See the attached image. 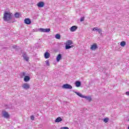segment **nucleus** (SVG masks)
<instances>
[{"instance_id": "obj_17", "label": "nucleus", "mask_w": 129, "mask_h": 129, "mask_svg": "<svg viewBox=\"0 0 129 129\" xmlns=\"http://www.w3.org/2000/svg\"><path fill=\"white\" fill-rule=\"evenodd\" d=\"M74 46L73 45H69L68 44H66L65 48L66 50H68V49H71V48H73Z\"/></svg>"}, {"instance_id": "obj_12", "label": "nucleus", "mask_w": 129, "mask_h": 129, "mask_svg": "<svg viewBox=\"0 0 129 129\" xmlns=\"http://www.w3.org/2000/svg\"><path fill=\"white\" fill-rule=\"evenodd\" d=\"M75 84L76 87H80L81 86V82L77 81L75 82Z\"/></svg>"}, {"instance_id": "obj_19", "label": "nucleus", "mask_w": 129, "mask_h": 129, "mask_svg": "<svg viewBox=\"0 0 129 129\" xmlns=\"http://www.w3.org/2000/svg\"><path fill=\"white\" fill-rule=\"evenodd\" d=\"M120 45L121 47H124V46H125V45H126V43L125 42V41H123L120 42Z\"/></svg>"}, {"instance_id": "obj_8", "label": "nucleus", "mask_w": 129, "mask_h": 129, "mask_svg": "<svg viewBox=\"0 0 129 129\" xmlns=\"http://www.w3.org/2000/svg\"><path fill=\"white\" fill-rule=\"evenodd\" d=\"M78 28V27L76 26H73L70 28V31H71V32H75V31H76L77 30Z\"/></svg>"}, {"instance_id": "obj_33", "label": "nucleus", "mask_w": 129, "mask_h": 129, "mask_svg": "<svg viewBox=\"0 0 129 129\" xmlns=\"http://www.w3.org/2000/svg\"><path fill=\"white\" fill-rule=\"evenodd\" d=\"M128 129H129V125H128Z\"/></svg>"}, {"instance_id": "obj_30", "label": "nucleus", "mask_w": 129, "mask_h": 129, "mask_svg": "<svg viewBox=\"0 0 129 129\" xmlns=\"http://www.w3.org/2000/svg\"><path fill=\"white\" fill-rule=\"evenodd\" d=\"M84 21V17H82L80 19L81 22H83Z\"/></svg>"}, {"instance_id": "obj_35", "label": "nucleus", "mask_w": 129, "mask_h": 129, "mask_svg": "<svg viewBox=\"0 0 129 129\" xmlns=\"http://www.w3.org/2000/svg\"><path fill=\"white\" fill-rule=\"evenodd\" d=\"M123 71H124V69H123Z\"/></svg>"}, {"instance_id": "obj_34", "label": "nucleus", "mask_w": 129, "mask_h": 129, "mask_svg": "<svg viewBox=\"0 0 129 129\" xmlns=\"http://www.w3.org/2000/svg\"><path fill=\"white\" fill-rule=\"evenodd\" d=\"M128 121H129V118L128 119Z\"/></svg>"}, {"instance_id": "obj_3", "label": "nucleus", "mask_w": 129, "mask_h": 129, "mask_svg": "<svg viewBox=\"0 0 129 129\" xmlns=\"http://www.w3.org/2000/svg\"><path fill=\"white\" fill-rule=\"evenodd\" d=\"M39 32H41V33H49L50 31H51V29L50 28H39Z\"/></svg>"}, {"instance_id": "obj_2", "label": "nucleus", "mask_w": 129, "mask_h": 129, "mask_svg": "<svg viewBox=\"0 0 129 129\" xmlns=\"http://www.w3.org/2000/svg\"><path fill=\"white\" fill-rule=\"evenodd\" d=\"M75 93H76V94H77L78 96H79L82 98H85V99H86V100H88L89 102H90V101H92V98L90 96H84L81 93L78 92H75Z\"/></svg>"}, {"instance_id": "obj_28", "label": "nucleus", "mask_w": 129, "mask_h": 129, "mask_svg": "<svg viewBox=\"0 0 129 129\" xmlns=\"http://www.w3.org/2000/svg\"><path fill=\"white\" fill-rule=\"evenodd\" d=\"M60 129H69V128L67 126H64V127H61Z\"/></svg>"}, {"instance_id": "obj_16", "label": "nucleus", "mask_w": 129, "mask_h": 129, "mask_svg": "<svg viewBox=\"0 0 129 129\" xmlns=\"http://www.w3.org/2000/svg\"><path fill=\"white\" fill-rule=\"evenodd\" d=\"M63 121V119H62L61 117H58L55 119V122H60V121Z\"/></svg>"}, {"instance_id": "obj_32", "label": "nucleus", "mask_w": 129, "mask_h": 129, "mask_svg": "<svg viewBox=\"0 0 129 129\" xmlns=\"http://www.w3.org/2000/svg\"><path fill=\"white\" fill-rule=\"evenodd\" d=\"M125 94H126V95L129 96V91L126 92Z\"/></svg>"}, {"instance_id": "obj_4", "label": "nucleus", "mask_w": 129, "mask_h": 129, "mask_svg": "<svg viewBox=\"0 0 129 129\" xmlns=\"http://www.w3.org/2000/svg\"><path fill=\"white\" fill-rule=\"evenodd\" d=\"M62 88L63 89H72V86L69 84H66L62 85Z\"/></svg>"}, {"instance_id": "obj_6", "label": "nucleus", "mask_w": 129, "mask_h": 129, "mask_svg": "<svg viewBox=\"0 0 129 129\" xmlns=\"http://www.w3.org/2000/svg\"><path fill=\"white\" fill-rule=\"evenodd\" d=\"M24 23L26 25H31L32 21L29 18H26L24 20Z\"/></svg>"}, {"instance_id": "obj_31", "label": "nucleus", "mask_w": 129, "mask_h": 129, "mask_svg": "<svg viewBox=\"0 0 129 129\" xmlns=\"http://www.w3.org/2000/svg\"><path fill=\"white\" fill-rule=\"evenodd\" d=\"M34 32H38L39 31V29H33Z\"/></svg>"}, {"instance_id": "obj_26", "label": "nucleus", "mask_w": 129, "mask_h": 129, "mask_svg": "<svg viewBox=\"0 0 129 129\" xmlns=\"http://www.w3.org/2000/svg\"><path fill=\"white\" fill-rule=\"evenodd\" d=\"M30 118L31 119V120H35V117L34 116V115H31L30 117Z\"/></svg>"}, {"instance_id": "obj_9", "label": "nucleus", "mask_w": 129, "mask_h": 129, "mask_svg": "<svg viewBox=\"0 0 129 129\" xmlns=\"http://www.w3.org/2000/svg\"><path fill=\"white\" fill-rule=\"evenodd\" d=\"M97 48H98V46H97V44H96V43H94L91 46V50H96Z\"/></svg>"}, {"instance_id": "obj_23", "label": "nucleus", "mask_w": 129, "mask_h": 129, "mask_svg": "<svg viewBox=\"0 0 129 129\" xmlns=\"http://www.w3.org/2000/svg\"><path fill=\"white\" fill-rule=\"evenodd\" d=\"M97 31L99 33V34H100V35H102V30H101V29H98Z\"/></svg>"}, {"instance_id": "obj_13", "label": "nucleus", "mask_w": 129, "mask_h": 129, "mask_svg": "<svg viewBox=\"0 0 129 129\" xmlns=\"http://www.w3.org/2000/svg\"><path fill=\"white\" fill-rule=\"evenodd\" d=\"M62 59V54H58L56 56V62H59Z\"/></svg>"}, {"instance_id": "obj_5", "label": "nucleus", "mask_w": 129, "mask_h": 129, "mask_svg": "<svg viewBox=\"0 0 129 129\" xmlns=\"http://www.w3.org/2000/svg\"><path fill=\"white\" fill-rule=\"evenodd\" d=\"M22 88L23 89H25L26 90H28L30 88V85L28 83H24L22 85Z\"/></svg>"}, {"instance_id": "obj_14", "label": "nucleus", "mask_w": 129, "mask_h": 129, "mask_svg": "<svg viewBox=\"0 0 129 129\" xmlns=\"http://www.w3.org/2000/svg\"><path fill=\"white\" fill-rule=\"evenodd\" d=\"M3 116L6 118H9V117H10V115L9 114V113H8V112L7 111H4V112L3 113Z\"/></svg>"}, {"instance_id": "obj_20", "label": "nucleus", "mask_w": 129, "mask_h": 129, "mask_svg": "<svg viewBox=\"0 0 129 129\" xmlns=\"http://www.w3.org/2000/svg\"><path fill=\"white\" fill-rule=\"evenodd\" d=\"M14 17L15 18H16L17 19L20 18V13L16 12L15 14H14Z\"/></svg>"}, {"instance_id": "obj_11", "label": "nucleus", "mask_w": 129, "mask_h": 129, "mask_svg": "<svg viewBox=\"0 0 129 129\" xmlns=\"http://www.w3.org/2000/svg\"><path fill=\"white\" fill-rule=\"evenodd\" d=\"M30 79L31 78L29 76H25L24 78V81L25 82H28V81H30Z\"/></svg>"}, {"instance_id": "obj_27", "label": "nucleus", "mask_w": 129, "mask_h": 129, "mask_svg": "<svg viewBox=\"0 0 129 129\" xmlns=\"http://www.w3.org/2000/svg\"><path fill=\"white\" fill-rule=\"evenodd\" d=\"M98 30V28H97V27H94L93 29V31H94V32H95V31H97Z\"/></svg>"}, {"instance_id": "obj_7", "label": "nucleus", "mask_w": 129, "mask_h": 129, "mask_svg": "<svg viewBox=\"0 0 129 129\" xmlns=\"http://www.w3.org/2000/svg\"><path fill=\"white\" fill-rule=\"evenodd\" d=\"M37 6L38 8H43L45 6V3L43 2H40L37 4Z\"/></svg>"}, {"instance_id": "obj_1", "label": "nucleus", "mask_w": 129, "mask_h": 129, "mask_svg": "<svg viewBox=\"0 0 129 129\" xmlns=\"http://www.w3.org/2000/svg\"><path fill=\"white\" fill-rule=\"evenodd\" d=\"M3 19L5 22L11 23L10 21L13 19V13L6 11L4 14Z\"/></svg>"}, {"instance_id": "obj_29", "label": "nucleus", "mask_w": 129, "mask_h": 129, "mask_svg": "<svg viewBox=\"0 0 129 129\" xmlns=\"http://www.w3.org/2000/svg\"><path fill=\"white\" fill-rule=\"evenodd\" d=\"M13 49H18V46L16 45H13Z\"/></svg>"}, {"instance_id": "obj_24", "label": "nucleus", "mask_w": 129, "mask_h": 129, "mask_svg": "<svg viewBox=\"0 0 129 129\" xmlns=\"http://www.w3.org/2000/svg\"><path fill=\"white\" fill-rule=\"evenodd\" d=\"M24 76H26V73L25 72H22V73H21V77H24Z\"/></svg>"}, {"instance_id": "obj_25", "label": "nucleus", "mask_w": 129, "mask_h": 129, "mask_svg": "<svg viewBox=\"0 0 129 129\" xmlns=\"http://www.w3.org/2000/svg\"><path fill=\"white\" fill-rule=\"evenodd\" d=\"M46 65V66H50V63L49 62V60L45 61Z\"/></svg>"}, {"instance_id": "obj_21", "label": "nucleus", "mask_w": 129, "mask_h": 129, "mask_svg": "<svg viewBox=\"0 0 129 129\" xmlns=\"http://www.w3.org/2000/svg\"><path fill=\"white\" fill-rule=\"evenodd\" d=\"M55 39H58V40H60L61 39V35L59 34H56L55 36Z\"/></svg>"}, {"instance_id": "obj_18", "label": "nucleus", "mask_w": 129, "mask_h": 129, "mask_svg": "<svg viewBox=\"0 0 129 129\" xmlns=\"http://www.w3.org/2000/svg\"><path fill=\"white\" fill-rule=\"evenodd\" d=\"M66 45H69L70 46L71 45H73V42H72V41H71V40H68L67 41Z\"/></svg>"}, {"instance_id": "obj_15", "label": "nucleus", "mask_w": 129, "mask_h": 129, "mask_svg": "<svg viewBox=\"0 0 129 129\" xmlns=\"http://www.w3.org/2000/svg\"><path fill=\"white\" fill-rule=\"evenodd\" d=\"M44 58L45 59H48V58H50V53H49L48 52H46L44 53Z\"/></svg>"}, {"instance_id": "obj_22", "label": "nucleus", "mask_w": 129, "mask_h": 129, "mask_svg": "<svg viewBox=\"0 0 129 129\" xmlns=\"http://www.w3.org/2000/svg\"><path fill=\"white\" fill-rule=\"evenodd\" d=\"M108 120H109V119L107 117L103 119V121H104V122H105V123L108 122Z\"/></svg>"}, {"instance_id": "obj_10", "label": "nucleus", "mask_w": 129, "mask_h": 129, "mask_svg": "<svg viewBox=\"0 0 129 129\" xmlns=\"http://www.w3.org/2000/svg\"><path fill=\"white\" fill-rule=\"evenodd\" d=\"M22 57H23L24 60L26 61H29V57L27 56V53L26 52L23 53Z\"/></svg>"}]
</instances>
